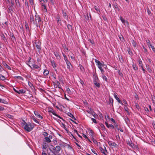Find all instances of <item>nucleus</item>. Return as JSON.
I'll list each match as a JSON object with an SVG mask.
<instances>
[{
	"label": "nucleus",
	"instance_id": "f257e3e1",
	"mask_svg": "<svg viewBox=\"0 0 155 155\" xmlns=\"http://www.w3.org/2000/svg\"><path fill=\"white\" fill-rule=\"evenodd\" d=\"M24 123H23V126L24 127V129L28 132H30L34 128V126L31 123H26L24 120H23Z\"/></svg>",
	"mask_w": 155,
	"mask_h": 155
},
{
	"label": "nucleus",
	"instance_id": "f03ea898",
	"mask_svg": "<svg viewBox=\"0 0 155 155\" xmlns=\"http://www.w3.org/2000/svg\"><path fill=\"white\" fill-rule=\"evenodd\" d=\"M30 26L31 27L32 25V23L35 25L36 27L37 28H38V27L37 22H36L35 21H34V17L33 15H30Z\"/></svg>",
	"mask_w": 155,
	"mask_h": 155
},
{
	"label": "nucleus",
	"instance_id": "7ed1b4c3",
	"mask_svg": "<svg viewBox=\"0 0 155 155\" xmlns=\"http://www.w3.org/2000/svg\"><path fill=\"white\" fill-rule=\"evenodd\" d=\"M37 21L38 23V25H39L38 27L40 28V25L42 24L43 22L41 21V17L39 15H35V21L36 22H37Z\"/></svg>",
	"mask_w": 155,
	"mask_h": 155
},
{
	"label": "nucleus",
	"instance_id": "20e7f679",
	"mask_svg": "<svg viewBox=\"0 0 155 155\" xmlns=\"http://www.w3.org/2000/svg\"><path fill=\"white\" fill-rule=\"evenodd\" d=\"M120 20L123 23V24L125 25V23H126V25L127 26H128L129 25V22L128 21L126 20L125 19H124L122 17H120Z\"/></svg>",
	"mask_w": 155,
	"mask_h": 155
},
{
	"label": "nucleus",
	"instance_id": "39448f33",
	"mask_svg": "<svg viewBox=\"0 0 155 155\" xmlns=\"http://www.w3.org/2000/svg\"><path fill=\"white\" fill-rule=\"evenodd\" d=\"M55 151H54V152H55V154H57V153H59L61 150V147L60 146L57 145L55 147Z\"/></svg>",
	"mask_w": 155,
	"mask_h": 155
},
{
	"label": "nucleus",
	"instance_id": "423d86ee",
	"mask_svg": "<svg viewBox=\"0 0 155 155\" xmlns=\"http://www.w3.org/2000/svg\"><path fill=\"white\" fill-rule=\"evenodd\" d=\"M127 144H128L130 147H131L132 148H134V144L132 143L130 139L128 140L127 141Z\"/></svg>",
	"mask_w": 155,
	"mask_h": 155
},
{
	"label": "nucleus",
	"instance_id": "0eeeda50",
	"mask_svg": "<svg viewBox=\"0 0 155 155\" xmlns=\"http://www.w3.org/2000/svg\"><path fill=\"white\" fill-rule=\"evenodd\" d=\"M34 113L35 115L39 118L41 119L43 118V117L39 114V113L37 111H34Z\"/></svg>",
	"mask_w": 155,
	"mask_h": 155
},
{
	"label": "nucleus",
	"instance_id": "6e6552de",
	"mask_svg": "<svg viewBox=\"0 0 155 155\" xmlns=\"http://www.w3.org/2000/svg\"><path fill=\"white\" fill-rule=\"evenodd\" d=\"M114 96L115 98L117 101L119 103L121 104L122 105H123V104L122 103V101L120 100L119 98L115 94H114Z\"/></svg>",
	"mask_w": 155,
	"mask_h": 155
},
{
	"label": "nucleus",
	"instance_id": "1a4fd4ad",
	"mask_svg": "<svg viewBox=\"0 0 155 155\" xmlns=\"http://www.w3.org/2000/svg\"><path fill=\"white\" fill-rule=\"evenodd\" d=\"M35 43L36 44L35 46L38 49V51L39 52L41 50V46L38 43H37L36 42H35Z\"/></svg>",
	"mask_w": 155,
	"mask_h": 155
},
{
	"label": "nucleus",
	"instance_id": "9d476101",
	"mask_svg": "<svg viewBox=\"0 0 155 155\" xmlns=\"http://www.w3.org/2000/svg\"><path fill=\"white\" fill-rule=\"evenodd\" d=\"M109 145L110 146H113L114 147H116L117 144L114 142L109 141L108 142Z\"/></svg>",
	"mask_w": 155,
	"mask_h": 155
},
{
	"label": "nucleus",
	"instance_id": "9b49d317",
	"mask_svg": "<svg viewBox=\"0 0 155 155\" xmlns=\"http://www.w3.org/2000/svg\"><path fill=\"white\" fill-rule=\"evenodd\" d=\"M54 54L57 59H60L61 58L60 56V55L59 53L58 52H54Z\"/></svg>",
	"mask_w": 155,
	"mask_h": 155
},
{
	"label": "nucleus",
	"instance_id": "f8f14e48",
	"mask_svg": "<svg viewBox=\"0 0 155 155\" xmlns=\"http://www.w3.org/2000/svg\"><path fill=\"white\" fill-rule=\"evenodd\" d=\"M10 36L11 37V40L14 42V41H16L15 38L13 33H11L10 34Z\"/></svg>",
	"mask_w": 155,
	"mask_h": 155
},
{
	"label": "nucleus",
	"instance_id": "ddd939ff",
	"mask_svg": "<svg viewBox=\"0 0 155 155\" xmlns=\"http://www.w3.org/2000/svg\"><path fill=\"white\" fill-rule=\"evenodd\" d=\"M26 92V91L25 90L21 89H19L17 93L19 94H24Z\"/></svg>",
	"mask_w": 155,
	"mask_h": 155
},
{
	"label": "nucleus",
	"instance_id": "4468645a",
	"mask_svg": "<svg viewBox=\"0 0 155 155\" xmlns=\"http://www.w3.org/2000/svg\"><path fill=\"white\" fill-rule=\"evenodd\" d=\"M25 25L26 28V32H29V28L28 26V23L27 22H25Z\"/></svg>",
	"mask_w": 155,
	"mask_h": 155
},
{
	"label": "nucleus",
	"instance_id": "2eb2a0df",
	"mask_svg": "<svg viewBox=\"0 0 155 155\" xmlns=\"http://www.w3.org/2000/svg\"><path fill=\"white\" fill-rule=\"evenodd\" d=\"M94 80L93 81H98L99 80L98 77L97 75V74H95L94 73V74H93Z\"/></svg>",
	"mask_w": 155,
	"mask_h": 155
},
{
	"label": "nucleus",
	"instance_id": "dca6fc26",
	"mask_svg": "<svg viewBox=\"0 0 155 155\" xmlns=\"http://www.w3.org/2000/svg\"><path fill=\"white\" fill-rule=\"evenodd\" d=\"M56 21L57 22V23L58 24V25H61V20L60 18L58 16L57 18H56Z\"/></svg>",
	"mask_w": 155,
	"mask_h": 155
},
{
	"label": "nucleus",
	"instance_id": "f3484780",
	"mask_svg": "<svg viewBox=\"0 0 155 155\" xmlns=\"http://www.w3.org/2000/svg\"><path fill=\"white\" fill-rule=\"evenodd\" d=\"M50 61L52 66L54 68H55L57 67L56 64L54 60H51Z\"/></svg>",
	"mask_w": 155,
	"mask_h": 155
},
{
	"label": "nucleus",
	"instance_id": "a211bd4d",
	"mask_svg": "<svg viewBox=\"0 0 155 155\" xmlns=\"http://www.w3.org/2000/svg\"><path fill=\"white\" fill-rule=\"evenodd\" d=\"M97 81H93L94 83L97 87L99 88L101 87V84L100 83H97Z\"/></svg>",
	"mask_w": 155,
	"mask_h": 155
},
{
	"label": "nucleus",
	"instance_id": "6ab92c4d",
	"mask_svg": "<svg viewBox=\"0 0 155 155\" xmlns=\"http://www.w3.org/2000/svg\"><path fill=\"white\" fill-rule=\"evenodd\" d=\"M67 28L69 31H72V26L71 25L68 24L67 25Z\"/></svg>",
	"mask_w": 155,
	"mask_h": 155
},
{
	"label": "nucleus",
	"instance_id": "aec40b11",
	"mask_svg": "<svg viewBox=\"0 0 155 155\" xmlns=\"http://www.w3.org/2000/svg\"><path fill=\"white\" fill-rule=\"evenodd\" d=\"M132 67L134 70L137 71L138 70V67L136 64H134V63L132 64Z\"/></svg>",
	"mask_w": 155,
	"mask_h": 155
},
{
	"label": "nucleus",
	"instance_id": "412c9836",
	"mask_svg": "<svg viewBox=\"0 0 155 155\" xmlns=\"http://www.w3.org/2000/svg\"><path fill=\"white\" fill-rule=\"evenodd\" d=\"M67 144L64 142H62L61 143H59V146H60V147H65L66 146Z\"/></svg>",
	"mask_w": 155,
	"mask_h": 155
},
{
	"label": "nucleus",
	"instance_id": "4be33fe9",
	"mask_svg": "<svg viewBox=\"0 0 155 155\" xmlns=\"http://www.w3.org/2000/svg\"><path fill=\"white\" fill-rule=\"evenodd\" d=\"M16 6L18 8L20 7V5L19 0H15Z\"/></svg>",
	"mask_w": 155,
	"mask_h": 155
},
{
	"label": "nucleus",
	"instance_id": "5701e85b",
	"mask_svg": "<svg viewBox=\"0 0 155 155\" xmlns=\"http://www.w3.org/2000/svg\"><path fill=\"white\" fill-rule=\"evenodd\" d=\"M62 54L63 56L64 57V59L65 61L66 62L69 61H68L67 57H66V56L65 54H64L63 52H62Z\"/></svg>",
	"mask_w": 155,
	"mask_h": 155
},
{
	"label": "nucleus",
	"instance_id": "b1692460",
	"mask_svg": "<svg viewBox=\"0 0 155 155\" xmlns=\"http://www.w3.org/2000/svg\"><path fill=\"white\" fill-rule=\"evenodd\" d=\"M67 115L69 117H71L72 118L74 119V120H76V119L74 117L73 115L71 113H68L67 114Z\"/></svg>",
	"mask_w": 155,
	"mask_h": 155
},
{
	"label": "nucleus",
	"instance_id": "393cba45",
	"mask_svg": "<svg viewBox=\"0 0 155 155\" xmlns=\"http://www.w3.org/2000/svg\"><path fill=\"white\" fill-rule=\"evenodd\" d=\"M109 104H110V103L112 105V106H113V98L111 97L110 96L109 97Z\"/></svg>",
	"mask_w": 155,
	"mask_h": 155
},
{
	"label": "nucleus",
	"instance_id": "a878e982",
	"mask_svg": "<svg viewBox=\"0 0 155 155\" xmlns=\"http://www.w3.org/2000/svg\"><path fill=\"white\" fill-rule=\"evenodd\" d=\"M113 5L114 7V8L115 9H117L118 11H120V9L117 6V4L116 3Z\"/></svg>",
	"mask_w": 155,
	"mask_h": 155
},
{
	"label": "nucleus",
	"instance_id": "bb28decb",
	"mask_svg": "<svg viewBox=\"0 0 155 155\" xmlns=\"http://www.w3.org/2000/svg\"><path fill=\"white\" fill-rule=\"evenodd\" d=\"M138 62L139 63V65L140 66L141 68H142L143 64H142V61L139 58L138 60Z\"/></svg>",
	"mask_w": 155,
	"mask_h": 155
},
{
	"label": "nucleus",
	"instance_id": "cd10ccee",
	"mask_svg": "<svg viewBox=\"0 0 155 155\" xmlns=\"http://www.w3.org/2000/svg\"><path fill=\"white\" fill-rule=\"evenodd\" d=\"M48 112H50V113H52L54 115H55L56 114V113H55L54 111V110L53 109L51 108H50V109H49Z\"/></svg>",
	"mask_w": 155,
	"mask_h": 155
},
{
	"label": "nucleus",
	"instance_id": "c85d7f7f",
	"mask_svg": "<svg viewBox=\"0 0 155 155\" xmlns=\"http://www.w3.org/2000/svg\"><path fill=\"white\" fill-rule=\"evenodd\" d=\"M49 73L48 70L47 69H45L43 72V74L45 76H47Z\"/></svg>",
	"mask_w": 155,
	"mask_h": 155
},
{
	"label": "nucleus",
	"instance_id": "c756f323",
	"mask_svg": "<svg viewBox=\"0 0 155 155\" xmlns=\"http://www.w3.org/2000/svg\"><path fill=\"white\" fill-rule=\"evenodd\" d=\"M48 145L46 143H43L42 145V148L43 149H46L48 147Z\"/></svg>",
	"mask_w": 155,
	"mask_h": 155
},
{
	"label": "nucleus",
	"instance_id": "7c9ffc66",
	"mask_svg": "<svg viewBox=\"0 0 155 155\" xmlns=\"http://www.w3.org/2000/svg\"><path fill=\"white\" fill-rule=\"evenodd\" d=\"M62 13L64 17L66 19H67L68 18V16L66 12L63 11L62 12Z\"/></svg>",
	"mask_w": 155,
	"mask_h": 155
},
{
	"label": "nucleus",
	"instance_id": "2f4dec72",
	"mask_svg": "<svg viewBox=\"0 0 155 155\" xmlns=\"http://www.w3.org/2000/svg\"><path fill=\"white\" fill-rule=\"evenodd\" d=\"M3 64L8 69L11 70L10 67L5 62H3Z\"/></svg>",
	"mask_w": 155,
	"mask_h": 155
},
{
	"label": "nucleus",
	"instance_id": "473e14b6",
	"mask_svg": "<svg viewBox=\"0 0 155 155\" xmlns=\"http://www.w3.org/2000/svg\"><path fill=\"white\" fill-rule=\"evenodd\" d=\"M86 19L88 21L91 20V16L90 14H89L88 15V14L87 15V17H86Z\"/></svg>",
	"mask_w": 155,
	"mask_h": 155
},
{
	"label": "nucleus",
	"instance_id": "72a5a7b5",
	"mask_svg": "<svg viewBox=\"0 0 155 155\" xmlns=\"http://www.w3.org/2000/svg\"><path fill=\"white\" fill-rule=\"evenodd\" d=\"M0 79L3 81H4L6 79V78L5 77L1 74H0Z\"/></svg>",
	"mask_w": 155,
	"mask_h": 155
},
{
	"label": "nucleus",
	"instance_id": "f704fd0d",
	"mask_svg": "<svg viewBox=\"0 0 155 155\" xmlns=\"http://www.w3.org/2000/svg\"><path fill=\"white\" fill-rule=\"evenodd\" d=\"M1 37L2 38V39L5 41H7V39H6V37H5V36L3 34H2L1 35Z\"/></svg>",
	"mask_w": 155,
	"mask_h": 155
},
{
	"label": "nucleus",
	"instance_id": "c9c22d12",
	"mask_svg": "<svg viewBox=\"0 0 155 155\" xmlns=\"http://www.w3.org/2000/svg\"><path fill=\"white\" fill-rule=\"evenodd\" d=\"M66 63L67 64V68L68 69H69L70 68V66L71 65V64L70 62V61H68V62H67Z\"/></svg>",
	"mask_w": 155,
	"mask_h": 155
},
{
	"label": "nucleus",
	"instance_id": "e433bc0d",
	"mask_svg": "<svg viewBox=\"0 0 155 155\" xmlns=\"http://www.w3.org/2000/svg\"><path fill=\"white\" fill-rule=\"evenodd\" d=\"M12 7L11 6H9L8 7V8L9 10V11H8V13H11V11H12L13 12V11L12 9Z\"/></svg>",
	"mask_w": 155,
	"mask_h": 155
},
{
	"label": "nucleus",
	"instance_id": "4c0bfd02",
	"mask_svg": "<svg viewBox=\"0 0 155 155\" xmlns=\"http://www.w3.org/2000/svg\"><path fill=\"white\" fill-rule=\"evenodd\" d=\"M14 78H17L20 80H21L22 81H23L24 80L22 77L20 76H15Z\"/></svg>",
	"mask_w": 155,
	"mask_h": 155
},
{
	"label": "nucleus",
	"instance_id": "58836bf2",
	"mask_svg": "<svg viewBox=\"0 0 155 155\" xmlns=\"http://www.w3.org/2000/svg\"><path fill=\"white\" fill-rule=\"evenodd\" d=\"M118 58H119V59L120 61L122 63L123 62L124 60L122 58V56H121L118 55Z\"/></svg>",
	"mask_w": 155,
	"mask_h": 155
},
{
	"label": "nucleus",
	"instance_id": "ea45409f",
	"mask_svg": "<svg viewBox=\"0 0 155 155\" xmlns=\"http://www.w3.org/2000/svg\"><path fill=\"white\" fill-rule=\"evenodd\" d=\"M149 48H151L153 50V51L155 52V48L151 44H150V45H149Z\"/></svg>",
	"mask_w": 155,
	"mask_h": 155
},
{
	"label": "nucleus",
	"instance_id": "a19ab883",
	"mask_svg": "<svg viewBox=\"0 0 155 155\" xmlns=\"http://www.w3.org/2000/svg\"><path fill=\"white\" fill-rule=\"evenodd\" d=\"M45 140L48 143H50L51 141L50 139V138H48V137H45Z\"/></svg>",
	"mask_w": 155,
	"mask_h": 155
},
{
	"label": "nucleus",
	"instance_id": "79ce46f5",
	"mask_svg": "<svg viewBox=\"0 0 155 155\" xmlns=\"http://www.w3.org/2000/svg\"><path fill=\"white\" fill-rule=\"evenodd\" d=\"M32 119L36 123L38 124H39V122L35 118V117H34V116H33L32 117Z\"/></svg>",
	"mask_w": 155,
	"mask_h": 155
},
{
	"label": "nucleus",
	"instance_id": "37998d69",
	"mask_svg": "<svg viewBox=\"0 0 155 155\" xmlns=\"http://www.w3.org/2000/svg\"><path fill=\"white\" fill-rule=\"evenodd\" d=\"M1 103H3L5 104H8V102L7 101L2 99Z\"/></svg>",
	"mask_w": 155,
	"mask_h": 155
},
{
	"label": "nucleus",
	"instance_id": "c03bdc74",
	"mask_svg": "<svg viewBox=\"0 0 155 155\" xmlns=\"http://www.w3.org/2000/svg\"><path fill=\"white\" fill-rule=\"evenodd\" d=\"M33 67L34 68L37 69L40 68V67L37 65L32 64Z\"/></svg>",
	"mask_w": 155,
	"mask_h": 155
},
{
	"label": "nucleus",
	"instance_id": "a18cd8bd",
	"mask_svg": "<svg viewBox=\"0 0 155 155\" xmlns=\"http://www.w3.org/2000/svg\"><path fill=\"white\" fill-rule=\"evenodd\" d=\"M97 66L99 69H100L102 68V67L103 66V64L101 62L99 64H98Z\"/></svg>",
	"mask_w": 155,
	"mask_h": 155
},
{
	"label": "nucleus",
	"instance_id": "49530a36",
	"mask_svg": "<svg viewBox=\"0 0 155 155\" xmlns=\"http://www.w3.org/2000/svg\"><path fill=\"white\" fill-rule=\"evenodd\" d=\"M103 79L104 80H105L106 82H108V80L107 78L106 77V76L105 75H104L102 76Z\"/></svg>",
	"mask_w": 155,
	"mask_h": 155
},
{
	"label": "nucleus",
	"instance_id": "de8ad7c7",
	"mask_svg": "<svg viewBox=\"0 0 155 155\" xmlns=\"http://www.w3.org/2000/svg\"><path fill=\"white\" fill-rule=\"evenodd\" d=\"M147 70L150 72V73H151L152 72V70L151 69V68L149 67H147Z\"/></svg>",
	"mask_w": 155,
	"mask_h": 155
},
{
	"label": "nucleus",
	"instance_id": "09e8293b",
	"mask_svg": "<svg viewBox=\"0 0 155 155\" xmlns=\"http://www.w3.org/2000/svg\"><path fill=\"white\" fill-rule=\"evenodd\" d=\"M132 43L133 46L135 48L136 47V45H137V44H136V42L135 41H134V40H133L132 41Z\"/></svg>",
	"mask_w": 155,
	"mask_h": 155
},
{
	"label": "nucleus",
	"instance_id": "8fccbe9b",
	"mask_svg": "<svg viewBox=\"0 0 155 155\" xmlns=\"http://www.w3.org/2000/svg\"><path fill=\"white\" fill-rule=\"evenodd\" d=\"M99 149H100V151H101V152L102 153H103V154L104 153H105L104 152V149L102 148V147H100Z\"/></svg>",
	"mask_w": 155,
	"mask_h": 155
},
{
	"label": "nucleus",
	"instance_id": "3c124183",
	"mask_svg": "<svg viewBox=\"0 0 155 155\" xmlns=\"http://www.w3.org/2000/svg\"><path fill=\"white\" fill-rule=\"evenodd\" d=\"M94 8L95 9V10L98 13V12H100V10L99 9L97 6H94Z\"/></svg>",
	"mask_w": 155,
	"mask_h": 155
},
{
	"label": "nucleus",
	"instance_id": "603ef678",
	"mask_svg": "<svg viewBox=\"0 0 155 155\" xmlns=\"http://www.w3.org/2000/svg\"><path fill=\"white\" fill-rule=\"evenodd\" d=\"M100 125L101 127L102 128V130H104L105 129V127L104 126L102 123H101L100 124Z\"/></svg>",
	"mask_w": 155,
	"mask_h": 155
},
{
	"label": "nucleus",
	"instance_id": "864d4df0",
	"mask_svg": "<svg viewBox=\"0 0 155 155\" xmlns=\"http://www.w3.org/2000/svg\"><path fill=\"white\" fill-rule=\"evenodd\" d=\"M41 5L42 6H43L44 7V11H45V12H46V11H47V10L46 8V6H45V4H43V3H42V5Z\"/></svg>",
	"mask_w": 155,
	"mask_h": 155
},
{
	"label": "nucleus",
	"instance_id": "5fc2aeb1",
	"mask_svg": "<svg viewBox=\"0 0 155 155\" xmlns=\"http://www.w3.org/2000/svg\"><path fill=\"white\" fill-rule=\"evenodd\" d=\"M92 140L94 143L98 145V142L95 139L93 138Z\"/></svg>",
	"mask_w": 155,
	"mask_h": 155
},
{
	"label": "nucleus",
	"instance_id": "6e6d98bb",
	"mask_svg": "<svg viewBox=\"0 0 155 155\" xmlns=\"http://www.w3.org/2000/svg\"><path fill=\"white\" fill-rule=\"evenodd\" d=\"M28 85L29 86L31 87L32 89V87H33L34 88V87L33 86V84L31 83L29 81L28 82Z\"/></svg>",
	"mask_w": 155,
	"mask_h": 155
},
{
	"label": "nucleus",
	"instance_id": "4d7b16f0",
	"mask_svg": "<svg viewBox=\"0 0 155 155\" xmlns=\"http://www.w3.org/2000/svg\"><path fill=\"white\" fill-rule=\"evenodd\" d=\"M66 91L68 92V93H70L71 92V91L70 90V89L69 88V87H66Z\"/></svg>",
	"mask_w": 155,
	"mask_h": 155
},
{
	"label": "nucleus",
	"instance_id": "13d9d810",
	"mask_svg": "<svg viewBox=\"0 0 155 155\" xmlns=\"http://www.w3.org/2000/svg\"><path fill=\"white\" fill-rule=\"evenodd\" d=\"M55 116L57 117H58V118H59L60 119H61L62 120H63L64 121H65L61 117H60L59 115H58L57 114H55L54 115Z\"/></svg>",
	"mask_w": 155,
	"mask_h": 155
},
{
	"label": "nucleus",
	"instance_id": "bf43d9fd",
	"mask_svg": "<svg viewBox=\"0 0 155 155\" xmlns=\"http://www.w3.org/2000/svg\"><path fill=\"white\" fill-rule=\"evenodd\" d=\"M152 124L154 128L155 129V121L154 120L152 121Z\"/></svg>",
	"mask_w": 155,
	"mask_h": 155
},
{
	"label": "nucleus",
	"instance_id": "052dcab7",
	"mask_svg": "<svg viewBox=\"0 0 155 155\" xmlns=\"http://www.w3.org/2000/svg\"><path fill=\"white\" fill-rule=\"evenodd\" d=\"M7 116L8 118H10V119H12L13 118V116H12V115H10V114H8L7 115Z\"/></svg>",
	"mask_w": 155,
	"mask_h": 155
},
{
	"label": "nucleus",
	"instance_id": "680f3d73",
	"mask_svg": "<svg viewBox=\"0 0 155 155\" xmlns=\"http://www.w3.org/2000/svg\"><path fill=\"white\" fill-rule=\"evenodd\" d=\"M91 120L93 121V122L94 123L96 124L97 123L96 120L95 119L91 118Z\"/></svg>",
	"mask_w": 155,
	"mask_h": 155
},
{
	"label": "nucleus",
	"instance_id": "e2e57ef3",
	"mask_svg": "<svg viewBox=\"0 0 155 155\" xmlns=\"http://www.w3.org/2000/svg\"><path fill=\"white\" fill-rule=\"evenodd\" d=\"M128 51L129 54L130 55H132L133 54L132 52V51H131V50H130V48L128 49Z\"/></svg>",
	"mask_w": 155,
	"mask_h": 155
},
{
	"label": "nucleus",
	"instance_id": "0e129e2a",
	"mask_svg": "<svg viewBox=\"0 0 155 155\" xmlns=\"http://www.w3.org/2000/svg\"><path fill=\"white\" fill-rule=\"evenodd\" d=\"M124 108L126 111L127 112H128V108L126 106L124 105Z\"/></svg>",
	"mask_w": 155,
	"mask_h": 155
},
{
	"label": "nucleus",
	"instance_id": "69168bd1",
	"mask_svg": "<svg viewBox=\"0 0 155 155\" xmlns=\"http://www.w3.org/2000/svg\"><path fill=\"white\" fill-rule=\"evenodd\" d=\"M88 41L92 44H94V41L93 40H92L91 39H89Z\"/></svg>",
	"mask_w": 155,
	"mask_h": 155
},
{
	"label": "nucleus",
	"instance_id": "338daca9",
	"mask_svg": "<svg viewBox=\"0 0 155 155\" xmlns=\"http://www.w3.org/2000/svg\"><path fill=\"white\" fill-rule=\"evenodd\" d=\"M90 133H91V135L93 137L94 135V132L92 130H90Z\"/></svg>",
	"mask_w": 155,
	"mask_h": 155
},
{
	"label": "nucleus",
	"instance_id": "774afa93",
	"mask_svg": "<svg viewBox=\"0 0 155 155\" xmlns=\"http://www.w3.org/2000/svg\"><path fill=\"white\" fill-rule=\"evenodd\" d=\"M79 66H80V69L82 71L83 69H84V67L82 66V65H81V64H80Z\"/></svg>",
	"mask_w": 155,
	"mask_h": 155
}]
</instances>
